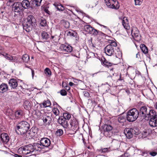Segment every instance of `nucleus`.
Masks as SVG:
<instances>
[{"label":"nucleus","mask_w":157,"mask_h":157,"mask_svg":"<svg viewBox=\"0 0 157 157\" xmlns=\"http://www.w3.org/2000/svg\"><path fill=\"white\" fill-rule=\"evenodd\" d=\"M93 27L89 25H85L84 26L83 28V30L86 32L87 33L90 34Z\"/></svg>","instance_id":"nucleus-24"},{"label":"nucleus","mask_w":157,"mask_h":157,"mask_svg":"<svg viewBox=\"0 0 157 157\" xmlns=\"http://www.w3.org/2000/svg\"><path fill=\"white\" fill-rule=\"evenodd\" d=\"M21 4L23 9H28L30 8V2L28 0H23L21 2H20Z\"/></svg>","instance_id":"nucleus-19"},{"label":"nucleus","mask_w":157,"mask_h":157,"mask_svg":"<svg viewBox=\"0 0 157 157\" xmlns=\"http://www.w3.org/2000/svg\"><path fill=\"white\" fill-rule=\"evenodd\" d=\"M5 57L7 59L11 61L12 62H15V59H14V57H13L11 56L8 55L7 54H6Z\"/></svg>","instance_id":"nucleus-40"},{"label":"nucleus","mask_w":157,"mask_h":157,"mask_svg":"<svg viewBox=\"0 0 157 157\" xmlns=\"http://www.w3.org/2000/svg\"><path fill=\"white\" fill-rule=\"evenodd\" d=\"M102 148H101V149H98L97 150V151L98 152L101 153H102Z\"/></svg>","instance_id":"nucleus-56"},{"label":"nucleus","mask_w":157,"mask_h":157,"mask_svg":"<svg viewBox=\"0 0 157 157\" xmlns=\"http://www.w3.org/2000/svg\"><path fill=\"white\" fill-rule=\"evenodd\" d=\"M138 111L140 119L147 120H149L151 116H154L155 112L154 110L151 109L146 106H141Z\"/></svg>","instance_id":"nucleus-1"},{"label":"nucleus","mask_w":157,"mask_h":157,"mask_svg":"<svg viewBox=\"0 0 157 157\" xmlns=\"http://www.w3.org/2000/svg\"><path fill=\"white\" fill-rule=\"evenodd\" d=\"M60 93L61 95L62 96H65L67 94V92L64 90H61L60 91Z\"/></svg>","instance_id":"nucleus-48"},{"label":"nucleus","mask_w":157,"mask_h":157,"mask_svg":"<svg viewBox=\"0 0 157 157\" xmlns=\"http://www.w3.org/2000/svg\"><path fill=\"white\" fill-rule=\"evenodd\" d=\"M14 156L15 157H22L21 155H19L17 154H15L14 155Z\"/></svg>","instance_id":"nucleus-57"},{"label":"nucleus","mask_w":157,"mask_h":157,"mask_svg":"<svg viewBox=\"0 0 157 157\" xmlns=\"http://www.w3.org/2000/svg\"><path fill=\"white\" fill-rule=\"evenodd\" d=\"M39 143H40L43 149L45 147H48L51 144L50 140L46 138L41 139Z\"/></svg>","instance_id":"nucleus-10"},{"label":"nucleus","mask_w":157,"mask_h":157,"mask_svg":"<svg viewBox=\"0 0 157 157\" xmlns=\"http://www.w3.org/2000/svg\"><path fill=\"white\" fill-rule=\"evenodd\" d=\"M24 106H25L27 108H28L30 106V103L29 101H26L24 102Z\"/></svg>","instance_id":"nucleus-47"},{"label":"nucleus","mask_w":157,"mask_h":157,"mask_svg":"<svg viewBox=\"0 0 157 157\" xmlns=\"http://www.w3.org/2000/svg\"><path fill=\"white\" fill-rule=\"evenodd\" d=\"M63 119H65L66 120H69L71 117V114L68 113L66 112V113H63Z\"/></svg>","instance_id":"nucleus-39"},{"label":"nucleus","mask_w":157,"mask_h":157,"mask_svg":"<svg viewBox=\"0 0 157 157\" xmlns=\"http://www.w3.org/2000/svg\"><path fill=\"white\" fill-rule=\"evenodd\" d=\"M26 19L27 21L22 24L23 29L27 32H29L36 27V21L32 15L28 16Z\"/></svg>","instance_id":"nucleus-2"},{"label":"nucleus","mask_w":157,"mask_h":157,"mask_svg":"<svg viewBox=\"0 0 157 157\" xmlns=\"http://www.w3.org/2000/svg\"><path fill=\"white\" fill-rule=\"evenodd\" d=\"M69 85L70 86H73V85H74V83H73L72 82H70L69 83Z\"/></svg>","instance_id":"nucleus-58"},{"label":"nucleus","mask_w":157,"mask_h":157,"mask_svg":"<svg viewBox=\"0 0 157 157\" xmlns=\"http://www.w3.org/2000/svg\"><path fill=\"white\" fill-rule=\"evenodd\" d=\"M43 120L44 123L46 124H49L52 121L51 117L47 115H44L43 116Z\"/></svg>","instance_id":"nucleus-23"},{"label":"nucleus","mask_w":157,"mask_h":157,"mask_svg":"<svg viewBox=\"0 0 157 157\" xmlns=\"http://www.w3.org/2000/svg\"><path fill=\"white\" fill-rule=\"evenodd\" d=\"M126 133H125V135L127 138L130 139L132 137L133 134L131 132V128H128L126 130Z\"/></svg>","instance_id":"nucleus-27"},{"label":"nucleus","mask_w":157,"mask_h":157,"mask_svg":"<svg viewBox=\"0 0 157 157\" xmlns=\"http://www.w3.org/2000/svg\"><path fill=\"white\" fill-rule=\"evenodd\" d=\"M149 154L152 156H154L157 154V153L155 151L150 152Z\"/></svg>","instance_id":"nucleus-50"},{"label":"nucleus","mask_w":157,"mask_h":157,"mask_svg":"<svg viewBox=\"0 0 157 157\" xmlns=\"http://www.w3.org/2000/svg\"><path fill=\"white\" fill-rule=\"evenodd\" d=\"M41 35L42 39L44 40H48L50 37L49 35L45 31L41 33Z\"/></svg>","instance_id":"nucleus-36"},{"label":"nucleus","mask_w":157,"mask_h":157,"mask_svg":"<svg viewBox=\"0 0 157 157\" xmlns=\"http://www.w3.org/2000/svg\"><path fill=\"white\" fill-rule=\"evenodd\" d=\"M44 107H50L51 105V102L49 100H47L46 101H44L42 103Z\"/></svg>","instance_id":"nucleus-38"},{"label":"nucleus","mask_w":157,"mask_h":157,"mask_svg":"<svg viewBox=\"0 0 157 157\" xmlns=\"http://www.w3.org/2000/svg\"><path fill=\"white\" fill-rule=\"evenodd\" d=\"M9 86L11 88V89L16 88L18 85L17 81L14 78L10 79L8 82Z\"/></svg>","instance_id":"nucleus-12"},{"label":"nucleus","mask_w":157,"mask_h":157,"mask_svg":"<svg viewBox=\"0 0 157 157\" xmlns=\"http://www.w3.org/2000/svg\"><path fill=\"white\" fill-rule=\"evenodd\" d=\"M13 2V0H9V2L7 3V4H8L10 3H12Z\"/></svg>","instance_id":"nucleus-62"},{"label":"nucleus","mask_w":157,"mask_h":157,"mask_svg":"<svg viewBox=\"0 0 157 157\" xmlns=\"http://www.w3.org/2000/svg\"><path fill=\"white\" fill-rule=\"evenodd\" d=\"M122 24L124 28L126 29H128L129 28V22L127 18L124 17L122 20Z\"/></svg>","instance_id":"nucleus-20"},{"label":"nucleus","mask_w":157,"mask_h":157,"mask_svg":"<svg viewBox=\"0 0 157 157\" xmlns=\"http://www.w3.org/2000/svg\"><path fill=\"white\" fill-rule=\"evenodd\" d=\"M1 140L3 142L7 143L9 140V137L6 133H2L0 136Z\"/></svg>","instance_id":"nucleus-17"},{"label":"nucleus","mask_w":157,"mask_h":157,"mask_svg":"<svg viewBox=\"0 0 157 157\" xmlns=\"http://www.w3.org/2000/svg\"><path fill=\"white\" fill-rule=\"evenodd\" d=\"M90 34L94 36H96L98 35L101 36H103L104 35H105V34L103 33L102 32L96 30V29H94L93 27V29H92V30L90 33Z\"/></svg>","instance_id":"nucleus-18"},{"label":"nucleus","mask_w":157,"mask_h":157,"mask_svg":"<svg viewBox=\"0 0 157 157\" xmlns=\"http://www.w3.org/2000/svg\"><path fill=\"white\" fill-rule=\"evenodd\" d=\"M131 132H132L133 135V134L138 135L139 134V131L137 129L135 130L134 129L131 128Z\"/></svg>","instance_id":"nucleus-46"},{"label":"nucleus","mask_w":157,"mask_h":157,"mask_svg":"<svg viewBox=\"0 0 157 157\" xmlns=\"http://www.w3.org/2000/svg\"><path fill=\"white\" fill-rule=\"evenodd\" d=\"M126 117L125 116L120 115L117 118V121L121 125H124V124L126 122Z\"/></svg>","instance_id":"nucleus-21"},{"label":"nucleus","mask_w":157,"mask_h":157,"mask_svg":"<svg viewBox=\"0 0 157 157\" xmlns=\"http://www.w3.org/2000/svg\"><path fill=\"white\" fill-rule=\"evenodd\" d=\"M138 117H140L139 111L136 108L130 109L127 112L126 119L129 122L135 121Z\"/></svg>","instance_id":"nucleus-5"},{"label":"nucleus","mask_w":157,"mask_h":157,"mask_svg":"<svg viewBox=\"0 0 157 157\" xmlns=\"http://www.w3.org/2000/svg\"><path fill=\"white\" fill-rule=\"evenodd\" d=\"M52 112L56 116L58 115L59 113V111L58 109L57 108H54L52 109Z\"/></svg>","instance_id":"nucleus-42"},{"label":"nucleus","mask_w":157,"mask_h":157,"mask_svg":"<svg viewBox=\"0 0 157 157\" xmlns=\"http://www.w3.org/2000/svg\"><path fill=\"white\" fill-rule=\"evenodd\" d=\"M44 11L45 12H46L48 14H49L50 13V11L48 10V9H45L44 10Z\"/></svg>","instance_id":"nucleus-55"},{"label":"nucleus","mask_w":157,"mask_h":157,"mask_svg":"<svg viewBox=\"0 0 157 157\" xmlns=\"http://www.w3.org/2000/svg\"><path fill=\"white\" fill-rule=\"evenodd\" d=\"M44 72L47 75H50L52 74L50 70L48 68H46L45 69Z\"/></svg>","instance_id":"nucleus-44"},{"label":"nucleus","mask_w":157,"mask_h":157,"mask_svg":"<svg viewBox=\"0 0 157 157\" xmlns=\"http://www.w3.org/2000/svg\"><path fill=\"white\" fill-rule=\"evenodd\" d=\"M54 6L59 11H63L65 10V7L63 6L60 3H54Z\"/></svg>","instance_id":"nucleus-25"},{"label":"nucleus","mask_w":157,"mask_h":157,"mask_svg":"<svg viewBox=\"0 0 157 157\" xmlns=\"http://www.w3.org/2000/svg\"><path fill=\"white\" fill-rule=\"evenodd\" d=\"M109 43L105 48V52L107 55L111 56L113 54L117 44L114 40L109 41Z\"/></svg>","instance_id":"nucleus-6"},{"label":"nucleus","mask_w":157,"mask_h":157,"mask_svg":"<svg viewBox=\"0 0 157 157\" xmlns=\"http://www.w3.org/2000/svg\"><path fill=\"white\" fill-rule=\"evenodd\" d=\"M84 95L85 97L87 98L89 97V93L87 91H84L83 92Z\"/></svg>","instance_id":"nucleus-51"},{"label":"nucleus","mask_w":157,"mask_h":157,"mask_svg":"<svg viewBox=\"0 0 157 157\" xmlns=\"http://www.w3.org/2000/svg\"><path fill=\"white\" fill-rule=\"evenodd\" d=\"M26 147L25 146L23 147H21L19 149V150L21 151L23 155H26L29 154L30 153L29 151L28 150H26L25 149Z\"/></svg>","instance_id":"nucleus-32"},{"label":"nucleus","mask_w":157,"mask_h":157,"mask_svg":"<svg viewBox=\"0 0 157 157\" xmlns=\"http://www.w3.org/2000/svg\"><path fill=\"white\" fill-rule=\"evenodd\" d=\"M140 48L143 53L146 54L148 53L147 48L145 44H141L140 45Z\"/></svg>","instance_id":"nucleus-34"},{"label":"nucleus","mask_w":157,"mask_h":157,"mask_svg":"<svg viewBox=\"0 0 157 157\" xmlns=\"http://www.w3.org/2000/svg\"><path fill=\"white\" fill-rule=\"evenodd\" d=\"M23 112L21 110H19L16 111L14 113L15 117L17 119L20 118L23 116Z\"/></svg>","instance_id":"nucleus-26"},{"label":"nucleus","mask_w":157,"mask_h":157,"mask_svg":"<svg viewBox=\"0 0 157 157\" xmlns=\"http://www.w3.org/2000/svg\"><path fill=\"white\" fill-rule=\"evenodd\" d=\"M38 128L36 127H33L28 132L26 133V138L27 139L33 138L37 134L38 131Z\"/></svg>","instance_id":"nucleus-7"},{"label":"nucleus","mask_w":157,"mask_h":157,"mask_svg":"<svg viewBox=\"0 0 157 157\" xmlns=\"http://www.w3.org/2000/svg\"><path fill=\"white\" fill-rule=\"evenodd\" d=\"M102 62L103 64L106 67H109V66H112L113 64L108 62L104 57H103L101 59Z\"/></svg>","instance_id":"nucleus-28"},{"label":"nucleus","mask_w":157,"mask_h":157,"mask_svg":"<svg viewBox=\"0 0 157 157\" xmlns=\"http://www.w3.org/2000/svg\"><path fill=\"white\" fill-rule=\"evenodd\" d=\"M77 33L74 32L72 30L69 31L67 30L65 31L64 35L65 37L69 36H73L75 37L76 38L77 37Z\"/></svg>","instance_id":"nucleus-16"},{"label":"nucleus","mask_w":157,"mask_h":157,"mask_svg":"<svg viewBox=\"0 0 157 157\" xmlns=\"http://www.w3.org/2000/svg\"><path fill=\"white\" fill-rule=\"evenodd\" d=\"M66 89L68 90H69L70 89V87L69 86H66Z\"/></svg>","instance_id":"nucleus-63"},{"label":"nucleus","mask_w":157,"mask_h":157,"mask_svg":"<svg viewBox=\"0 0 157 157\" xmlns=\"http://www.w3.org/2000/svg\"><path fill=\"white\" fill-rule=\"evenodd\" d=\"M70 124L71 127L76 128L78 126V122L75 119L71 120L70 121Z\"/></svg>","instance_id":"nucleus-29"},{"label":"nucleus","mask_w":157,"mask_h":157,"mask_svg":"<svg viewBox=\"0 0 157 157\" xmlns=\"http://www.w3.org/2000/svg\"><path fill=\"white\" fill-rule=\"evenodd\" d=\"M63 134V130L61 129H58L56 132V135L57 136H60Z\"/></svg>","instance_id":"nucleus-43"},{"label":"nucleus","mask_w":157,"mask_h":157,"mask_svg":"<svg viewBox=\"0 0 157 157\" xmlns=\"http://www.w3.org/2000/svg\"><path fill=\"white\" fill-rule=\"evenodd\" d=\"M155 108L157 109V103H156V104L155 105Z\"/></svg>","instance_id":"nucleus-64"},{"label":"nucleus","mask_w":157,"mask_h":157,"mask_svg":"<svg viewBox=\"0 0 157 157\" xmlns=\"http://www.w3.org/2000/svg\"><path fill=\"white\" fill-rule=\"evenodd\" d=\"M30 8H33L40 6L39 4L37 3L35 0H31L30 2Z\"/></svg>","instance_id":"nucleus-35"},{"label":"nucleus","mask_w":157,"mask_h":157,"mask_svg":"<svg viewBox=\"0 0 157 157\" xmlns=\"http://www.w3.org/2000/svg\"><path fill=\"white\" fill-rule=\"evenodd\" d=\"M36 2L37 3L39 4V5H40V3L42 0H35Z\"/></svg>","instance_id":"nucleus-54"},{"label":"nucleus","mask_w":157,"mask_h":157,"mask_svg":"<svg viewBox=\"0 0 157 157\" xmlns=\"http://www.w3.org/2000/svg\"><path fill=\"white\" fill-rule=\"evenodd\" d=\"M60 48L62 51L66 53V52H71L72 50V47L69 45L63 44L61 45Z\"/></svg>","instance_id":"nucleus-13"},{"label":"nucleus","mask_w":157,"mask_h":157,"mask_svg":"<svg viewBox=\"0 0 157 157\" xmlns=\"http://www.w3.org/2000/svg\"><path fill=\"white\" fill-rule=\"evenodd\" d=\"M108 68H109L111 71H113V70L115 69V68L114 67V65L113 66V65L112 66L109 67Z\"/></svg>","instance_id":"nucleus-53"},{"label":"nucleus","mask_w":157,"mask_h":157,"mask_svg":"<svg viewBox=\"0 0 157 157\" xmlns=\"http://www.w3.org/2000/svg\"><path fill=\"white\" fill-rule=\"evenodd\" d=\"M103 134L106 137L110 138L113 135H117L118 132L113 130V127L112 125L105 124L102 126Z\"/></svg>","instance_id":"nucleus-4"},{"label":"nucleus","mask_w":157,"mask_h":157,"mask_svg":"<svg viewBox=\"0 0 157 157\" xmlns=\"http://www.w3.org/2000/svg\"><path fill=\"white\" fill-rule=\"evenodd\" d=\"M40 24L42 27L46 26L47 24L46 20L44 18H42L40 19Z\"/></svg>","instance_id":"nucleus-41"},{"label":"nucleus","mask_w":157,"mask_h":157,"mask_svg":"<svg viewBox=\"0 0 157 157\" xmlns=\"http://www.w3.org/2000/svg\"><path fill=\"white\" fill-rule=\"evenodd\" d=\"M29 127L30 125L27 121H22L17 124L15 131L18 135L25 136Z\"/></svg>","instance_id":"nucleus-3"},{"label":"nucleus","mask_w":157,"mask_h":157,"mask_svg":"<svg viewBox=\"0 0 157 157\" xmlns=\"http://www.w3.org/2000/svg\"><path fill=\"white\" fill-rule=\"evenodd\" d=\"M123 80V78H122V77L121 76V75H120V78L118 80L121 81Z\"/></svg>","instance_id":"nucleus-60"},{"label":"nucleus","mask_w":157,"mask_h":157,"mask_svg":"<svg viewBox=\"0 0 157 157\" xmlns=\"http://www.w3.org/2000/svg\"><path fill=\"white\" fill-rule=\"evenodd\" d=\"M144 0H134L135 5H140L143 3Z\"/></svg>","instance_id":"nucleus-45"},{"label":"nucleus","mask_w":157,"mask_h":157,"mask_svg":"<svg viewBox=\"0 0 157 157\" xmlns=\"http://www.w3.org/2000/svg\"><path fill=\"white\" fill-rule=\"evenodd\" d=\"M106 5L108 7L115 9H117L119 8V5L117 1L114 0H105Z\"/></svg>","instance_id":"nucleus-8"},{"label":"nucleus","mask_w":157,"mask_h":157,"mask_svg":"<svg viewBox=\"0 0 157 157\" xmlns=\"http://www.w3.org/2000/svg\"><path fill=\"white\" fill-rule=\"evenodd\" d=\"M148 152L147 151H140V153L141 154H142V155L144 156V155L145 154H147L148 153Z\"/></svg>","instance_id":"nucleus-52"},{"label":"nucleus","mask_w":157,"mask_h":157,"mask_svg":"<svg viewBox=\"0 0 157 157\" xmlns=\"http://www.w3.org/2000/svg\"><path fill=\"white\" fill-rule=\"evenodd\" d=\"M32 76L33 77V76L34 75V71L33 70H32Z\"/></svg>","instance_id":"nucleus-59"},{"label":"nucleus","mask_w":157,"mask_h":157,"mask_svg":"<svg viewBox=\"0 0 157 157\" xmlns=\"http://www.w3.org/2000/svg\"><path fill=\"white\" fill-rule=\"evenodd\" d=\"M26 147L25 149L28 150L30 154L34 151V148L33 145L31 144H29L25 146Z\"/></svg>","instance_id":"nucleus-33"},{"label":"nucleus","mask_w":157,"mask_h":157,"mask_svg":"<svg viewBox=\"0 0 157 157\" xmlns=\"http://www.w3.org/2000/svg\"><path fill=\"white\" fill-rule=\"evenodd\" d=\"M33 145L34 147V151L35 150L38 151L40 150L39 149H43L40 143H39V142L37 143H34Z\"/></svg>","instance_id":"nucleus-31"},{"label":"nucleus","mask_w":157,"mask_h":157,"mask_svg":"<svg viewBox=\"0 0 157 157\" xmlns=\"http://www.w3.org/2000/svg\"><path fill=\"white\" fill-rule=\"evenodd\" d=\"M66 120L65 119L60 117L59 118L58 120L59 124H61L65 129H67L69 125L68 123Z\"/></svg>","instance_id":"nucleus-14"},{"label":"nucleus","mask_w":157,"mask_h":157,"mask_svg":"<svg viewBox=\"0 0 157 157\" xmlns=\"http://www.w3.org/2000/svg\"><path fill=\"white\" fill-rule=\"evenodd\" d=\"M12 10L13 11L17 13L22 12L24 10L21 3L19 2H16L13 4Z\"/></svg>","instance_id":"nucleus-9"},{"label":"nucleus","mask_w":157,"mask_h":157,"mask_svg":"<svg viewBox=\"0 0 157 157\" xmlns=\"http://www.w3.org/2000/svg\"><path fill=\"white\" fill-rule=\"evenodd\" d=\"M131 33L132 36L135 38H137L139 37V32L138 30L136 28L135 29H132L131 31Z\"/></svg>","instance_id":"nucleus-30"},{"label":"nucleus","mask_w":157,"mask_h":157,"mask_svg":"<svg viewBox=\"0 0 157 157\" xmlns=\"http://www.w3.org/2000/svg\"><path fill=\"white\" fill-rule=\"evenodd\" d=\"M22 59L25 63H27L29 60V57L27 54H25L22 56Z\"/></svg>","instance_id":"nucleus-37"},{"label":"nucleus","mask_w":157,"mask_h":157,"mask_svg":"<svg viewBox=\"0 0 157 157\" xmlns=\"http://www.w3.org/2000/svg\"><path fill=\"white\" fill-rule=\"evenodd\" d=\"M112 146L114 147L115 149H117L120 145V142L118 140L113 139L111 142Z\"/></svg>","instance_id":"nucleus-22"},{"label":"nucleus","mask_w":157,"mask_h":157,"mask_svg":"<svg viewBox=\"0 0 157 157\" xmlns=\"http://www.w3.org/2000/svg\"><path fill=\"white\" fill-rule=\"evenodd\" d=\"M109 149L110 148H102V153L109 152L110 151Z\"/></svg>","instance_id":"nucleus-49"},{"label":"nucleus","mask_w":157,"mask_h":157,"mask_svg":"<svg viewBox=\"0 0 157 157\" xmlns=\"http://www.w3.org/2000/svg\"><path fill=\"white\" fill-rule=\"evenodd\" d=\"M9 90L8 85L5 83H3L0 85V93L3 94Z\"/></svg>","instance_id":"nucleus-15"},{"label":"nucleus","mask_w":157,"mask_h":157,"mask_svg":"<svg viewBox=\"0 0 157 157\" xmlns=\"http://www.w3.org/2000/svg\"><path fill=\"white\" fill-rule=\"evenodd\" d=\"M150 120L149 122L150 125L153 127H155L157 126V115L155 114L153 116H151V117H150Z\"/></svg>","instance_id":"nucleus-11"},{"label":"nucleus","mask_w":157,"mask_h":157,"mask_svg":"<svg viewBox=\"0 0 157 157\" xmlns=\"http://www.w3.org/2000/svg\"><path fill=\"white\" fill-rule=\"evenodd\" d=\"M66 24H67V23L68 24V25L67 26H65L66 28H68L69 26V23L68 22H66Z\"/></svg>","instance_id":"nucleus-61"}]
</instances>
